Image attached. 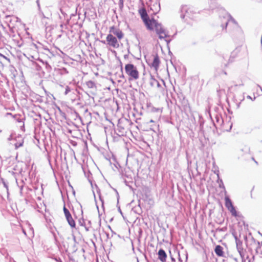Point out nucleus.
Segmentation results:
<instances>
[{
	"instance_id": "obj_1",
	"label": "nucleus",
	"mask_w": 262,
	"mask_h": 262,
	"mask_svg": "<svg viewBox=\"0 0 262 262\" xmlns=\"http://www.w3.org/2000/svg\"><path fill=\"white\" fill-rule=\"evenodd\" d=\"M124 34L119 28L113 26L110 27L108 33L106 37L107 45L116 49L120 47V42L124 37Z\"/></svg>"
},
{
	"instance_id": "obj_2",
	"label": "nucleus",
	"mask_w": 262,
	"mask_h": 262,
	"mask_svg": "<svg viewBox=\"0 0 262 262\" xmlns=\"http://www.w3.org/2000/svg\"><path fill=\"white\" fill-rule=\"evenodd\" d=\"M146 29L149 31H155L160 40H166L169 37L168 33L162 25L157 20H153Z\"/></svg>"
},
{
	"instance_id": "obj_3",
	"label": "nucleus",
	"mask_w": 262,
	"mask_h": 262,
	"mask_svg": "<svg viewBox=\"0 0 262 262\" xmlns=\"http://www.w3.org/2000/svg\"><path fill=\"white\" fill-rule=\"evenodd\" d=\"M125 74L128 77L129 81L137 80L140 77V72L136 66L133 63H127L125 65Z\"/></svg>"
},
{
	"instance_id": "obj_4",
	"label": "nucleus",
	"mask_w": 262,
	"mask_h": 262,
	"mask_svg": "<svg viewBox=\"0 0 262 262\" xmlns=\"http://www.w3.org/2000/svg\"><path fill=\"white\" fill-rule=\"evenodd\" d=\"M138 13L140 14L141 18L146 27L149 26L150 24L152 22L153 20H155V19L154 18H149L146 10L145 8L143 7L138 10Z\"/></svg>"
},
{
	"instance_id": "obj_5",
	"label": "nucleus",
	"mask_w": 262,
	"mask_h": 262,
	"mask_svg": "<svg viewBox=\"0 0 262 262\" xmlns=\"http://www.w3.org/2000/svg\"><path fill=\"white\" fill-rule=\"evenodd\" d=\"M63 211L65 215V216L66 217V219L69 224V225L72 228H75L76 224L74 220H73L70 211L65 206L63 207Z\"/></svg>"
},
{
	"instance_id": "obj_6",
	"label": "nucleus",
	"mask_w": 262,
	"mask_h": 262,
	"mask_svg": "<svg viewBox=\"0 0 262 262\" xmlns=\"http://www.w3.org/2000/svg\"><path fill=\"white\" fill-rule=\"evenodd\" d=\"M149 7L150 10L152 12L153 15L157 14L160 10V4L157 2L150 4Z\"/></svg>"
},
{
	"instance_id": "obj_7",
	"label": "nucleus",
	"mask_w": 262,
	"mask_h": 262,
	"mask_svg": "<svg viewBox=\"0 0 262 262\" xmlns=\"http://www.w3.org/2000/svg\"><path fill=\"white\" fill-rule=\"evenodd\" d=\"M158 258L162 262L166 261L167 254L163 249H160L158 251Z\"/></svg>"
},
{
	"instance_id": "obj_8",
	"label": "nucleus",
	"mask_w": 262,
	"mask_h": 262,
	"mask_svg": "<svg viewBox=\"0 0 262 262\" xmlns=\"http://www.w3.org/2000/svg\"><path fill=\"white\" fill-rule=\"evenodd\" d=\"M215 254L219 257H224V252L223 251V248L220 245H217L214 249Z\"/></svg>"
},
{
	"instance_id": "obj_9",
	"label": "nucleus",
	"mask_w": 262,
	"mask_h": 262,
	"mask_svg": "<svg viewBox=\"0 0 262 262\" xmlns=\"http://www.w3.org/2000/svg\"><path fill=\"white\" fill-rule=\"evenodd\" d=\"M232 82H233V86L235 88L241 87V86H243L244 85V83L243 79L239 77L235 78L233 81Z\"/></svg>"
},
{
	"instance_id": "obj_10",
	"label": "nucleus",
	"mask_w": 262,
	"mask_h": 262,
	"mask_svg": "<svg viewBox=\"0 0 262 262\" xmlns=\"http://www.w3.org/2000/svg\"><path fill=\"white\" fill-rule=\"evenodd\" d=\"M160 59L158 55L154 57L153 61L151 63V66L155 69L156 71H158L160 64Z\"/></svg>"
},
{
	"instance_id": "obj_11",
	"label": "nucleus",
	"mask_w": 262,
	"mask_h": 262,
	"mask_svg": "<svg viewBox=\"0 0 262 262\" xmlns=\"http://www.w3.org/2000/svg\"><path fill=\"white\" fill-rule=\"evenodd\" d=\"M66 191L67 196H73L75 194V192L73 188L71 185H69L66 188Z\"/></svg>"
},
{
	"instance_id": "obj_12",
	"label": "nucleus",
	"mask_w": 262,
	"mask_h": 262,
	"mask_svg": "<svg viewBox=\"0 0 262 262\" xmlns=\"http://www.w3.org/2000/svg\"><path fill=\"white\" fill-rule=\"evenodd\" d=\"M228 25L234 26L235 27H236V28L239 27V26H238V24L237 23V22H236L235 20L234 19H233V18H230L226 23V28H227Z\"/></svg>"
},
{
	"instance_id": "obj_13",
	"label": "nucleus",
	"mask_w": 262,
	"mask_h": 262,
	"mask_svg": "<svg viewBox=\"0 0 262 262\" xmlns=\"http://www.w3.org/2000/svg\"><path fill=\"white\" fill-rule=\"evenodd\" d=\"M225 206L228 209L233 207L232 202L229 198H225Z\"/></svg>"
},
{
	"instance_id": "obj_14",
	"label": "nucleus",
	"mask_w": 262,
	"mask_h": 262,
	"mask_svg": "<svg viewBox=\"0 0 262 262\" xmlns=\"http://www.w3.org/2000/svg\"><path fill=\"white\" fill-rule=\"evenodd\" d=\"M230 212V213H231V214L235 216V217H236L237 216V212L236 211V210H235V208L234 207V206L232 208H229V209H228Z\"/></svg>"
},
{
	"instance_id": "obj_15",
	"label": "nucleus",
	"mask_w": 262,
	"mask_h": 262,
	"mask_svg": "<svg viewBox=\"0 0 262 262\" xmlns=\"http://www.w3.org/2000/svg\"><path fill=\"white\" fill-rule=\"evenodd\" d=\"M86 85L90 88H93L95 86L94 82L92 81H88L86 82Z\"/></svg>"
},
{
	"instance_id": "obj_16",
	"label": "nucleus",
	"mask_w": 262,
	"mask_h": 262,
	"mask_svg": "<svg viewBox=\"0 0 262 262\" xmlns=\"http://www.w3.org/2000/svg\"><path fill=\"white\" fill-rule=\"evenodd\" d=\"M70 88L68 86H67L65 94H67L70 92Z\"/></svg>"
},
{
	"instance_id": "obj_17",
	"label": "nucleus",
	"mask_w": 262,
	"mask_h": 262,
	"mask_svg": "<svg viewBox=\"0 0 262 262\" xmlns=\"http://www.w3.org/2000/svg\"><path fill=\"white\" fill-rule=\"evenodd\" d=\"M182 9H183V10L186 11V12H187V8L186 6L183 7Z\"/></svg>"
},
{
	"instance_id": "obj_18",
	"label": "nucleus",
	"mask_w": 262,
	"mask_h": 262,
	"mask_svg": "<svg viewBox=\"0 0 262 262\" xmlns=\"http://www.w3.org/2000/svg\"><path fill=\"white\" fill-rule=\"evenodd\" d=\"M0 55H1V56H3L4 58H7L5 56L2 55V54H0Z\"/></svg>"
},
{
	"instance_id": "obj_19",
	"label": "nucleus",
	"mask_w": 262,
	"mask_h": 262,
	"mask_svg": "<svg viewBox=\"0 0 262 262\" xmlns=\"http://www.w3.org/2000/svg\"><path fill=\"white\" fill-rule=\"evenodd\" d=\"M99 200H100L101 202H102V199H102V198L99 197Z\"/></svg>"
},
{
	"instance_id": "obj_20",
	"label": "nucleus",
	"mask_w": 262,
	"mask_h": 262,
	"mask_svg": "<svg viewBox=\"0 0 262 262\" xmlns=\"http://www.w3.org/2000/svg\"><path fill=\"white\" fill-rule=\"evenodd\" d=\"M236 50H237V51H239V49L238 48H237L236 49Z\"/></svg>"
}]
</instances>
